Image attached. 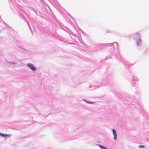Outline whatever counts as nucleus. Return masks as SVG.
I'll return each instance as SVG.
<instances>
[{
  "label": "nucleus",
  "instance_id": "obj_4",
  "mask_svg": "<svg viewBox=\"0 0 149 149\" xmlns=\"http://www.w3.org/2000/svg\"><path fill=\"white\" fill-rule=\"evenodd\" d=\"M0 135L3 137H6L8 136H10V135L2 134L1 133H0Z\"/></svg>",
  "mask_w": 149,
  "mask_h": 149
},
{
  "label": "nucleus",
  "instance_id": "obj_1",
  "mask_svg": "<svg viewBox=\"0 0 149 149\" xmlns=\"http://www.w3.org/2000/svg\"><path fill=\"white\" fill-rule=\"evenodd\" d=\"M141 35L139 33H137L135 34V36L134 37L135 39L136 40H137L138 39V40H137L136 44H137V45L139 46L141 45Z\"/></svg>",
  "mask_w": 149,
  "mask_h": 149
},
{
  "label": "nucleus",
  "instance_id": "obj_3",
  "mask_svg": "<svg viewBox=\"0 0 149 149\" xmlns=\"http://www.w3.org/2000/svg\"><path fill=\"white\" fill-rule=\"evenodd\" d=\"M113 134L114 136V139L115 140H116L117 138V135L116 130L114 129L112 130Z\"/></svg>",
  "mask_w": 149,
  "mask_h": 149
},
{
  "label": "nucleus",
  "instance_id": "obj_5",
  "mask_svg": "<svg viewBox=\"0 0 149 149\" xmlns=\"http://www.w3.org/2000/svg\"><path fill=\"white\" fill-rule=\"evenodd\" d=\"M99 146L102 149H105L106 148L104 146H102L100 145H99Z\"/></svg>",
  "mask_w": 149,
  "mask_h": 149
},
{
  "label": "nucleus",
  "instance_id": "obj_6",
  "mask_svg": "<svg viewBox=\"0 0 149 149\" xmlns=\"http://www.w3.org/2000/svg\"><path fill=\"white\" fill-rule=\"evenodd\" d=\"M139 148H144V147H144V146H143V145H141V146H139Z\"/></svg>",
  "mask_w": 149,
  "mask_h": 149
},
{
  "label": "nucleus",
  "instance_id": "obj_2",
  "mask_svg": "<svg viewBox=\"0 0 149 149\" xmlns=\"http://www.w3.org/2000/svg\"><path fill=\"white\" fill-rule=\"evenodd\" d=\"M27 65L33 71L36 70V68L35 67L33 66V65L32 64H28Z\"/></svg>",
  "mask_w": 149,
  "mask_h": 149
}]
</instances>
